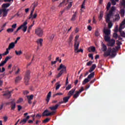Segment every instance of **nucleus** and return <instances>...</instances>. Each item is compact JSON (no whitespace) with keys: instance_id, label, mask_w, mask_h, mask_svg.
<instances>
[{"instance_id":"nucleus-11","label":"nucleus","mask_w":125,"mask_h":125,"mask_svg":"<svg viewBox=\"0 0 125 125\" xmlns=\"http://www.w3.org/2000/svg\"><path fill=\"white\" fill-rule=\"evenodd\" d=\"M11 92H12V91H6L3 94V96H7V98L9 99V98H10V96H11Z\"/></svg>"},{"instance_id":"nucleus-64","label":"nucleus","mask_w":125,"mask_h":125,"mask_svg":"<svg viewBox=\"0 0 125 125\" xmlns=\"http://www.w3.org/2000/svg\"><path fill=\"white\" fill-rule=\"evenodd\" d=\"M21 109H22V106H21V105H18V111H21Z\"/></svg>"},{"instance_id":"nucleus-48","label":"nucleus","mask_w":125,"mask_h":125,"mask_svg":"<svg viewBox=\"0 0 125 125\" xmlns=\"http://www.w3.org/2000/svg\"><path fill=\"white\" fill-rule=\"evenodd\" d=\"M107 15H109V16H114V12L112 11H109V12L108 14H107Z\"/></svg>"},{"instance_id":"nucleus-50","label":"nucleus","mask_w":125,"mask_h":125,"mask_svg":"<svg viewBox=\"0 0 125 125\" xmlns=\"http://www.w3.org/2000/svg\"><path fill=\"white\" fill-rule=\"evenodd\" d=\"M102 17H103V12H101L100 14V16L99 17V19H100V20H101V19H102Z\"/></svg>"},{"instance_id":"nucleus-14","label":"nucleus","mask_w":125,"mask_h":125,"mask_svg":"<svg viewBox=\"0 0 125 125\" xmlns=\"http://www.w3.org/2000/svg\"><path fill=\"white\" fill-rule=\"evenodd\" d=\"M29 119H30V116L28 115L26 117V118H24L21 121L20 124H21V125L26 124Z\"/></svg>"},{"instance_id":"nucleus-32","label":"nucleus","mask_w":125,"mask_h":125,"mask_svg":"<svg viewBox=\"0 0 125 125\" xmlns=\"http://www.w3.org/2000/svg\"><path fill=\"white\" fill-rule=\"evenodd\" d=\"M89 81H90V80L88 78H85V79L83 80V82L82 84H83V85H84V84H85V83H86L89 82Z\"/></svg>"},{"instance_id":"nucleus-51","label":"nucleus","mask_w":125,"mask_h":125,"mask_svg":"<svg viewBox=\"0 0 125 125\" xmlns=\"http://www.w3.org/2000/svg\"><path fill=\"white\" fill-rule=\"evenodd\" d=\"M11 58H12V57L11 56H7L6 57V58L5 59V61L7 62L8 61V60H9V59H10Z\"/></svg>"},{"instance_id":"nucleus-41","label":"nucleus","mask_w":125,"mask_h":125,"mask_svg":"<svg viewBox=\"0 0 125 125\" xmlns=\"http://www.w3.org/2000/svg\"><path fill=\"white\" fill-rule=\"evenodd\" d=\"M118 33H114L113 34V38H114V39H115L116 40H117V39H118Z\"/></svg>"},{"instance_id":"nucleus-59","label":"nucleus","mask_w":125,"mask_h":125,"mask_svg":"<svg viewBox=\"0 0 125 125\" xmlns=\"http://www.w3.org/2000/svg\"><path fill=\"white\" fill-rule=\"evenodd\" d=\"M88 57L89 58H91L92 60H93V55L92 54H89Z\"/></svg>"},{"instance_id":"nucleus-55","label":"nucleus","mask_w":125,"mask_h":125,"mask_svg":"<svg viewBox=\"0 0 125 125\" xmlns=\"http://www.w3.org/2000/svg\"><path fill=\"white\" fill-rule=\"evenodd\" d=\"M113 26V23L110 21L108 22V28H111Z\"/></svg>"},{"instance_id":"nucleus-24","label":"nucleus","mask_w":125,"mask_h":125,"mask_svg":"<svg viewBox=\"0 0 125 125\" xmlns=\"http://www.w3.org/2000/svg\"><path fill=\"white\" fill-rule=\"evenodd\" d=\"M42 42H43V40L42 39H40L37 41V43L38 44H40V46H42Z\"/></svg>"},{"instance_id":"nucleus-45","label":"nucleus","mask_w":125,"mask_h":125,"mask_svg":"<svg viewBox=\"0 0 125 125\" xmlns=\"http://www.w3.org/2000/svg\"><path fill=\"white\" fill-rule=\"evenodd\" d=\"M49 121H50V118H46V119L43 121V123H44V124H46V123H48Z\"/></svg>"},{"instance_id":"nucleus-26","label":"nucleus","mask_w":125,"mask_h":125,"mask_svg":"<svg viewBox=\"0 0 125 125\" xmlns=\"http://www.w3.org/2000/svg\"><path fill=\"white\" fill-rule=\"evenodd\" d=\"M102 50L104 52V51H106L107 50V46L105 45L104 43L102 44Z\"/></svg>"},{"instance_id":"nucleus-3","label":"nucleus","mask_w":125,"mask_h":125,"mask_svg":"<svg viewBox=\"0 0 125 125\" xmlns=\"http://www.w3.org/2000/svg\"><path fill=\"white\" fill-rule=\"evenodd\" d=\"M27 24L28 22H27V21H26L23 22V23L22 25H21L20 27L18 28L17 31L18 32L19 30H21V29L23 28L22 31H23V32H26V31H27V29H28V26H27Z\"/></svg>"},{"instance_id":"nucleus-21","label":"nucleus","mask_w":125,"mask_h":125,"mask_svg":"<svg viewBox=\"0 0 125 125\" xmlns=\"http://www.w3.org/2000/svg\"><path fill=\"white\" fill-rule=\"evenodd\" d=\"M77 15H78V12L76 11L72 16L71 21H75V20H76V18H77Z\"/></svg>"},{"instance_id":"nucleus-6","label":"nucleus","mask_w":125,"mask_h":125,"mask_svg":"<svg viewBox=\"0 0 125 125\" xmlns=\"http://www.w3.org/2000/svg\"><path fill=\"white\" fill-rule=\"evenodd\" d=\"M48 112H49L48 111V110L46 109L42 113V117H48L49 116H53V115H54L55 114V113H56V111H53L51 112H49L48 113ZM45 113H48L47 114H45Z\"/></svg>"},{"instance_id":"nucleus-36","label":"nucleus","mask_w":125,"mask_h":125,"mask_svg":"<svg viewBox=\"0 0 125 125\" xmlns=\"http://www.w3.org/2000/svg\"><path fill=\"white\" fill-rule=\"evenodd\" d=\"M2 6L4 8H7V7H9V6H10V4L9 3H4L3 4Z\"/></svg>"},{"instance_id":"nucleus-12","label":"nucleus","mask_w":125,"mask_h":125,"mask_svg":"<svg viewBox=\"0 0 125 125\" xmlns=\"http://www.w3.org/2000/svg\"><path fill=\"white\" fill-rule=\"evenodd\" d=\"M16 108V103H15V100H13L11 102V110H15Z\"/></svg>"},{"instance_id":"nucleus-60","label":"nucleus","mask_w":125,"mask_h":125,"mask_svg":"<svg viewBox=\"0 0 125 125\" xmlns=\"http://www.w3.org/2000/svg\"><path fill=\"white\" fill-rule=\"evenodd\" d=\"M23 98H21L19 99V100L18 101V103H21V102H23Z\"/></svg>"},{"instance_id":"nucleus-33","label":"nucleus","mask_w":125,"mask_h":125,"mask_svg":"<svg viewBox=\"0 0 125 125\" xmlns=\"http://www.w3.org/2000/svg\"><path fill=\"white\" fill-rule=\"evenodd\" d=\"M21 80H22V77L21 76H18L17 78H16L15 83H19Z\"/></svg>"},{"instance_id":"nucleus-47","label":"nucleus","mask_w":125,"mask_h":125,"mask_svg":"<svg viewBox=\"0 0 125 125\" xmlns=\"http://www.w3.org/2000/svg\"><path fill=\"white\" fill-rule=\"evenodd\" d=\"M110 7H111V2H109L107 3V5L106 6V9L107 10H109V9H110Z\"/></svg>"},{"instance_id":"nucleus-31","label":"nucleus","mask_w":125,"mask_h":125,"mask_svg":"<svg viewBox=\"0 0 125 125\" xmlns=\"http://www.w3.org/2000/svg\"><path fill=\"white\" fill-rule=\"evenodd\" d=\"M110 18H111V16H109V15L107 14L106 17L105 18V21L107 23H109V22H110Z\"/></svg>"},{"instance_id":"nucleus-16","label":"nucleus","mask_w":125,"mask_h":125,"mask_svg":"<svg viewBox=\"0 0 125 125\" xmlns=\"http://www.w3.org/2000/svg\"><path fill=\"white\" fill-rule=\"evenodd\" d=\"M104 33L105 34V36H110L111 34V30L108 29H104Z\"/></svg>"},{"instance_id":"nucleus-28","label":"nucleus","mask_w":125,"mask_h":125,"mask_svg":"<svg viewBox=\"0 0 125 125\" xmlns=\"http://www.w3.org/2000/svg\"><path fill=\"white\" fill-rule=\"evenodd\" d=\"M120 15L117 14L115 16V18L113 19V21H119L120 19Z\"/></svg>"},{"instance_id":"nucleus-13","label":"nucleus","mask_w":125,"mask_h":125,"mask_svg":"<svg viewBox=\"0 0 125 125\" xmlns=\"http://www.w3.org/2000/svg\"><path fill=\"white\" fill-rule=\"evenodd\" d=\"M79 46H80V42L76 41L74 44V50L75 52H77L79 50Z\"/></svg>"},{"instance_id":"nucleus-58","label":"nucleus","mask_w":125,"mask_h":125,"mask_svg":"<svg viewBox=\"0 0 125 125\" xmlns=\"http://www.w3.org/2000/svg\"><path fill=\"white\" fill-rule=\"evenodd\" d=\"M55 6H52L51 7V10L52 11H53V12H54V11H55Z\"/></svg>"},{"instance_id":"nucleus-1","label":"nucleus","mask_w":125,"mask_h":125,"mask_svg":"<svg viewBox=\"0 0 125 125\" xmlns=\"http://www.w3.org/2000/svg\"><path fill=\"white\" fill-rule=\"evenodd\" d=\"M66 68L67 67L65 65H63V64H60V66L58 68V71H60L61 69H62L61 70L59 73V74L57 75V79L60 78V77H61V76H62V75L64 74V72H66Z\"/></svg>"},{"instance_id":"nucleus-61","label":"nucleus","mask_w":125,"mask_h":125,"mask_svg":"<svg viewBox=\"0 0 125 125\" xmlns=\"http://www.w3.org/2000/svg\"><path fill=\"white\" fill-rule=\"evenodd\" d=\"M99 32L98 31V30L96 31L95 33V36H96V37H98V36H99Z\"/></svg>"},{"instance_id":"nucleus-62","label":"nucleus","mask_w":125,"mask_h":125,"mask_svg":"<svg viewBox=\"0 0 125 125\" xmlns=\"http://www.w3.org/2000/svg\"><path fill=\"white\" fill-rule=\"evenodd\" d=\"M115 10H116V8L115 7V6H112L110 9V11L114 12V11H115Z\"/></svg>"},{"instance_id":"nucleus-18","label":"nucleus","mask_w":125,"mask_h":125,"mask_svg":"<svg viewBox=\"0 0 125 125\" xmlns=\"http://www.w3.org/2000/svg\"><path fill=\"white\" fill-rule=\"evenodd\" d=\"M33 9L31 11V16L33 15V13H34V11H35V9L36 8V7H37V6H38V3H34V4H33Z\"/></svg>"},{"instance_id":"nucleus-25","label":"nucleus","mask_w":125,"mask_h":125,"mask_svg":"<svg viewBox=\"0 0 125 125\" xmlns=\"http://www.w3.org/2000/svg\"><path fill=\"white\" fill-rule=\"evenodd\" d=\"M109 35H105L104 37V41L105 42H110V40H111V38Z\"/></svg>"},{"instance_id":"nucleus-42","label":"nucleus","mask_w":125,"mask_h":125,"mask_svg":"<svg viewBox=\"0 0 125 125\" xmlns=\"http://www.w3.org/2000/svg\"><path fill=\"white\" fill-rule=\"evenodd\" d=\"M16 55H21L22 54V51L20 50V51H15Z\"/></svg>"},{"instance_id":"nucleus-49","label":"nucleus","mask_w":125,"mask_h":125,"mask_svg":"<svg viewBox=\"0 0 125 125\" xmlns=\"http://www.w3.org/2000/svg\"><path fill=\"white\" fill-rule=\"evenodd\" d=\"M84 90V89L83 88V87H82L80 89H79V91H77L78 92H79V94H81V92H83Z\"/></svg>"},{"instance_id":"nucleus-53","label":"nucleus","mask_w":125,"mask_h":125,"mask_svg":"<svg viewBox=\"0 0 125 125\" xmlns=\"http://www.w3.org/2000/svg\"><path fill=\"white\" fill-rule=\"evenodd\" d=\"M93 63V62H92V61H89L86 63V66H91Z\"/></svg>"},{"instance_id":"nucleus-56","label":"nucleus","mask_w":125,"mask_h":125,"mask_svg":"<svg viewBox=\"0 0 125 125\" xmlns=\"http://www.w3.org/2000/svg\"><path fill=\"white\" fill-rule=\"evenodd\" d=\"M111 58H114V57H116V54H114V53H111L110 56Z\"/></svg>"},{"instance_id":"nucleus-39","label":"nucleus","mask_w":125,"mask_h":125,"mask_svg":"<svg viewBox=\"0 0 125 125\" xmlns=\"http://www.w3.org/2000/svg\"><path fill=\"white\" fill-rule=\"evenodd\" d=\"M27 97L28 100H33V99H34L33 95H31L30 96H27Z\"/></svg>"},{"instance_id":"nucleus-35","label":"nucleus","mask_w":125,"mask_h":125,"mask_svg":"<svg viewBox=\"0 0 125 125\" xmlns=\"http://www.w3.org/2000/svg\"><path fill=\"white\" fill-rule=\"evenodd\" d=\"M88 50L89 52L92 51V52H94L95 51V47H91L88 49Z\"/></svg>"},{"instance_id":"nucleus-19","label":"nucleus","mask_w":125,"mask_h":125,"mask_svg":"<svg viewBox=\"0 0 125 125\" xmlns=\"http://www.w3.org/2000/svg\"><path fill=\"white\" fill-rule=\"evenodd\" d=\"M50 97H51V91H50L47 95V98L46 99V101L47 103H48V102H49V100H50Z\"/></svg>"},{"instance_id":"nucleus-46","label":"nucleus","mask_w":125,"mask_h":125,"mask_svg":"<svg viewBox=\"0 0 125 125\" xmlns=\"http://www.w3.org/2000/svg\"><path fill=\"white\" fill-rule=\"evenodd\" d=\"M72 88V84H69L66 87V90H70Z\"/></svg>"},{"instance_id":"nucleus-40","label":"nucleus","mask_w":125,"mask_h":125,"mask_svg":"<svg viewBox=\"0 0 125 125\" xmlns=\"http://www.w3.org/2000/svg\"><path fill=\"white\" fill-rule=\"evenodd\" d=\"M56 90H58L59 88H60V86H61V84H59V83H56Z\"/></svg>"},{"instance_id":"nucleus-10","label":"nucleus","mask_w":125,"mask_h":125,"mask_svg":"<svg viewBox=\"0 0 125 125\" xmlns=\"http://www.w3.org/2000/svg\"><path fill=\"white\" fill-rule=\"evenodd\" d=\"M116 43V40L115 39H112L108 42L107 46H114Z\"/></svg>"},{"instance_id":"nucleus-63","label":"nucleus","mask_w":125,"mask_h":125,"mask_svg":"<svg viewBox=\"0 0 125 125\" xmlns=\"http://www.w3.org/2000/svg\"><path fill=\"white\" fill-rule=\"evenodd\" d=\"M117 42H118L117 43V45L121 46V44H123V43L119 41V40H117Z\"/></svg>"},{"instance_id":"nucleus-4","label":"nucleus","mask_w":125,"mask_h":125,"mask_svg":"<svg viewBox=\"0 0 125 125\" xmlns=\"http://www.w3.org/2000/svg\"><path fill=\"white\" fill-rule=\"evenodd\" d=\"M30 71L27 70L26 72L25 75L24 76V83L26 85H28L29 84V81H30Z\"/></svg>"},{"instance_id":"nucleus-29","label":"nucleus","mask_w":125,"mask_h":125,"mask_svg":"<svg viewBox=\"0 0 125 125\" xmlns=\"http://www.w3.org/2000/svg\"><path fill=\"white\" fill-rule=\"evenodd\" d=\"M7 12H8V9L6 10L4 9L3 10V17H5L7 16Z\"/></svg>"},{"instance_id":"nucleus-38","label":"nucleus","mask_w":125,"mask_h":125,"mask_svg":"<svg viewBox=\"0 0 125 125\" xmlns=\"http://www.w3.org/2000/svg\"><path fill=\"white\" fill-rule=\"evenodd\" d=\"M73 5V2H70L68 6L66 7V8L67 10H69L72 7V6Z\"/></svg>"},{"instance_id":"nucleus-2","label":"nucleus","mask_w":125,"mask_h":125,"mask_svg":"<svg viewBox=\"0 0 125 125\" xmlns=\"http://www.w3.org/2000/svg\"><path fill=\"white\" fill-rule=\"evenodd\" d=\"M27 24L28 22H27V21H26L23 22V23L22 25H21L20 27L18 28L17 31L18 32L19 30H21V29L23 28L22 31H23V32H26V31H27V29H28V26H27Z\"/></svg>"},{"instance_id":"nucleus-43","label":"nucleus","mask_w":125,"mask_h":125,"mask_svg":"<svg viewBox=\"0 0 125 125\" xmlns=\"http://www.w3.org/2000/svg\"><path fill=\"white\" fill-rule=\"evenodd\" d=\"M13 31H14V29H13V28H8L7 30V33H12L13 32Z\"/></svg>"},{"instance_id":"nucleus-22","label":"nucleus","mask_w":125,"mask_h":125,"mask_svg":"<svg viewBox=\"0 0 125 125\" xmlns=\"http://www.w3.org/2000/svg\"><path fill=\"white\" fill-rule=\"evenodd\" d=\"M125 7H124L123 8L120 10V14L121 15V17H123L125 16Z\"/></svg>"},{"instance_id":"nucleus-37","label":"nucleus","mask_w":125,"mask_h":125,"mask_svg":"<svg viewBox=\"0 0 125 125\" xmlns=\"http://www.w3.org/2000/svg\"><path fill=\"white\" fill-rule=\"evenodd\" d=\"M68 1H69V0H63V1L60 4L59 6H62V4H67Z\"/></svg>"},{"instance_id":"nucleus-34","label":"nucleus","mask_w":125,"mask_h":125,"mask_svg":"<svg viewBox=\"0 0 125 125\" xmlns=\"http://www.w3.org/2000/svg\"><path fill=\"white\" fill-rule=\"evenodd\" d=\"M80 96V92L76 91V93L73 95V98L77 99Z\"/></svg>"},{"instance_id":"nucleus-54","label":"nucleus","mask_w":125,"mask_h":125,"mask_svg":"<svg viewBox=\"0 0 125 125\" xmlns=\"http://www.w3.org/2000/svg\"><path fill=\"white\" fill-rule=\"evenodd\" d=\"M120 35L121 37H123V38H125V31H122L120 33Z\"/></svg>"},{"instance_id":"nucleus-5","label":"nucleus","mask_w":125,"mask_h":125,"mask_svg":"<svg viewBox=\"0 0 125 125\" xmlns=\"http://www.w3.org/2000/svg\"><path fill=\"white\" fill-rule=\"evenodd\" d=\"M14 46H15V43L11 42L9 45L8 48L6 49V51L5 53H3V55H7L8 53H9V51L10 49H12V48H14Z\"/></svg>"},{"instance_id":"nucleus-7","label":"nucleus","mask_w":125,"mask_h":125,"mask_svg":"<svg viewBox=\"0 0 125 125\" xmlns=\"http://www.w3.org/2000/svg\"><path fill=\"white\" fill-rule=\"evenodd\" d=\"M35 34L38 37H42V35H43V31H42V29L41 28H38L35 29Z\"/></svg>"},{"instance_id":"nucleus-20","label":"nucleus","mask_w":125,"mask_h":125,"mask_svg":"<svg viewBox=\"0 0 125 125\" xmlns=\"http://www.w3.org/2000/svg\"><path fill=\"white\" fill-rule=\"evenodd\" d=\"M95 68H96V64H94L92 65V66L90 68V69L89 70V73H91V72H93L94 70H95Z\"/></svg>"},{"instance_id":"nucleus-23","label":"nucleus","mask_w":125,"mask_h":125,"mask_svg":"<svg viewBox=\"0 0 125 125\" xmlns=\"http://www.w3.org/2000/svg\"><path fill=\"white\" fill-rule=\"evenodd\" d=\"M37 16H38V14L36 13L34 14L33 16V14H32V15L31 16V13H30V17L28 18V19H32V20L36 19Z\"/></svg>"},{"instance_id":"nucleus-9","label":"nucleus","mask_w":125,"mask_h":125,"mask_svg":"<svg viewBox=\"0 0 125 125\" xmlns=\"http://www.w3.org/2000/svg\"><path fill=\"white\" fill-rule=\"evenodd\" d=\"M125 19L122 21V22L120 24V26L119 27L118 31L120 33H122L123 32L122 31V30H123V29H125Z\"/></svg>"},{"instance_id":"nucleus-27","label":"nucleus","mask_w":125,"mask_h":125,"mask_svg":"<svg viewBox=\"0 0 125 125\" xmlns=\"http://www.w3.org/2000/svg\"><path fill=\"white\" fill-rule=\"evenodd\" d=\"M70 97L68 96L65 97H63V101L64 102V103H67L69 101V99H70Z\"/></svg>"},{"instance_id":"nucleus-17","label":"nucleus","mask_w":125,"mask_h":125,"mask_svg":"<svg viewBox=\"0 0 125 125\" xmlns=\"http://www.w3.org/2000/svg\"><path fill=\"white\" fill-rule=\"evenodd\" d=\"M76 91V89L73 88L69 92H68L67 95L68 96L70 97L71 98V96L73 95L74 93H75V91Z\"/></svg>"},{"instance_id":"nucleus-8","label":"nucleus","mask_w":125,"mask_h":125,"mask_svg":"<svg viewBox=\"0 0 125 125\" xmlns=\"http://www.w3.org/2000/svg\"><path fill=\"white\" fill-rule=\"evenodd\" d=\"M104 52V57L106 58V57H108V56H110V55H111V53H112V48H111V47H109L107 50Z\"/></svg>"},{"instance_id":"nucleus-52","label":"nucleus","mask_w":125,"mask_h":125,"mask_svg":"<svg viewBox=\"0 0 125 125\" xmlns=\"http://www.w3.org/2000/svg\"><path fill=\"white\" fill-rule=\"evenodd\" d=\"M110 1H111L112 5H116V4H117L116 0H110Z\"/></svg>"},{"instance_id":"nucleus-30","label":"nucleus","mask_w":125,"mask_h":125,"mask_svg":"<svg viewBox=\"0 0 125 125\" xmlns=\"http://www.w3.org/2000/svg\"><path fill=\"white\" fill-rule=\"evenodd\" d=\"M94 75H95V73L94 72H92L91 74H90L87 78L89 80H91V78H94Z\"/></svg>"},{"instance_id":"nucleus-57","label":"nucleus","mask_w":125,"mask_h":125,"mask_svg":"<svg viewBox=\"0 0 125 125\" xmlns=\"http://www.w3.org/2000/svg\"><path fill=\"white\" fill-rule=\"evenodd\" d=\"M121 5H123L125 7V0H122V1L121 2Z\"/></svg>"},{"instance_id":"nucleus-44","label":"nucleus","mask_w":125,"mask_h":125,"mask_svg":"<svg viewBox=\"0 0 125 125\" xmlns=\"http://www.w3.org/2000/svg\"><path fill=\"white\" fill-rule=\"evenodd\" d=\"M6 63V62L4 60V61H2L0 63V67H2V66H4V64Z\"/></svg>"},{"instance_id":"nucleus-15","label":"nucleus","mask_w":125,"mask_h":125,"mask_svg":"<svg viewBox=\"0 0 125 125\" xmlns=\"http://www.w3.org/2000/svg\"><path fill=\"white\" fill-rule=\"evenodd\" d=\"M58 107H59V104H57L55 106H50L49 107V109H50L51 110V111H56V110H57Z\"/></svg>"}]
</instances>
